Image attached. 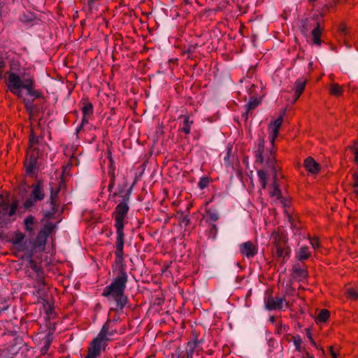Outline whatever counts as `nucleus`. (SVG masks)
I'll use <instances>...</instances> for the list:
<instances>
[{
	"label": "nucleus",
	"mask_w": 358,
	"mask_h": 358,
	"mask_svg": "<svg viewBox=\"0 0 358 358\" xmlns=\"http://www.w3.org/2000/svg\"><path fill=\"white\" fill-rule=\"evenodd\" d=\"M308 337L309 340L310 341V342H311L313 345H315V343H314V341H313V338H312V336H311V334H310V333L309 331L308 332Z\"/></svg>",
	"instance_id": "obj_49"
},
{
	"label": "nucleus",
	"mask_w": 358,
	"mask_h": 358,
	"mask_svg": "<svg viewBox=\"0 0 358 358\" xmlns=\"http://www.w3.org/2000/svg\"><path fill=\"white\" fill-rule=\"evenodd\" d=\"M49 345H50V342L48 341L47 343L45 344V345L44 346V348L47 350L49 348Z\"/></svg>",
	"instance_id": "obj_51"
},
{
	"label": "nucleus",
	"mask_w": 358,
	"mask_h": 358,
	"mask_svg": "<svg viewBox=\"0 0 358 358\" xmlns=\"http://www.w3.org/2000/svg\"><path fill=\"white\" fill-rule=\"evenodd\" d=\"M129 194H127L122 200L115 208V227L116 228L117 240H116V251L115 257L117 262L121 263L123 260V248H124V218L128 211L129 206L127 201L129 200Z\"/></svg>",
	"instance_id": "obj_2"
},
{
	"label": "nucleus",
	"mask_w": 358,
	"mask_h": 358,
	"mask_svg": "<svg viewBox=\"0 0 358 358\" xmlns=\"http://www.w3.org/2000/svg\"><path fill=\"white\" fill-rule=\"evenodd\" d=\"M38 141V137L36 136L32 132L29 138L30 146L27 150V158L24 162L26 173L28 175L33 174L36 168L38 152L36 151V145Z\"/></svg>",
	"instance_id": "obj_5"
},
{
	"label": "nucleus",
	"mask_w": 358,
	"mask_h": 358,
	"mask_svg": "<svg viewBox=\"0 0 358 358\" xmlns=\"http://www.w3.org/2000/svg\"><path fill=\"white\" fill-rule=\"evenodd\" d=\"M331 355H332L333 358H336V355L334 352H333L332 350H331Z\"/></svg>",
	"instance_id": "obj_54"
},
{
	"label": "nucleus",
	"mask_w": 358,
	"mask_h": 358,
	"mask_svg": "<svg viewBox=\"0 0 358 358\" xmlns=\"http://www.w3.org/2000/svg\"><path fill=\"white\" fill-rule=\"evenodd\" d=\"M82 113L83 115L82 122L83 124H84L85 122H87L88 121L87 117L93 113L92 104L89 102L85 103L83 106L82 107Z\"/></svg>",
	"instance_id": "obj_22"
},
{
	"label": "nucleus",
	"mask_w": 358,
	"mask_h": 358,
	"mask_svg": "<svg viewBox=\"0 0 358 358\" xmlns=\"http://www.w3.org/2000/svg\"><path fill=\"white\" fill-rule=\"evenodd\" d=\"M255 88V85L254 84L250 85V87L248 89V92L249 94H251L254 92V90Z\"/></svg>",
	"instance_id": "obj_45"
},
{
	"label": "nucleus",
	"mask_w": 358,
	"mask_h": 358,
	"mask_svg": "<svg viewBox=\"0 0 358 358\" xmlns=\"http://www.w3.org/2000/svg\"><path fill=\"white\" fill-rule=\"evenodd\" d=\"M211 227H212V229L211 230H213L215 231V233L216 234L217 233V225L214 223H213L211 224Z\"/></svg>",
	"instance_id": "obj_48"
},
{
	"label": "nucleus",
	"mask_w": 358,
	"mask_h": 358,
	"mask_svg": "<svg viewBox=\"0 0 358 358\" xmlns=\"http://www.w3.org/2000/svg\"><path fill=\"white\" fill-rule=\"evenodd\" d=\"M49 345H50V342L48 341L47 343L45 344V345L44 346V348L47 350L49 348Z\"/></svg>",
	"instance_id": "obj_52"
},
{
	"label": "nucleus",
	"mask_w": 358,
	"mask_h": 358,
	"mask_svg": "<svg viewBox=\"0 0 358 358\" xmlns=\"http://www.w3.org/2000/svg\"><path fill=\"white\" fill-rule=\"evenodd\" d=\"M293 343L296 348V350L298 351L301 350V345L302 343L301 338L299 336H296L293 337Z\"/></svg>",
	"instance_id": "obj_38"
},
{
	"label": "nucleus",
	"mask_w": 358,
	"mask_h": 358,
	"mask_svg": "<svg viewBox=\"0 0 358 358\" xmlns=\"http://www.w3.org/2000/svg\"><path fill=\"white\" fill-rule=\"evenodd\" d=\"M192 123H193V121L189 120V117L185 115V116H184V120H183L182 125L180 126V129L182 131H183L185 134H189L191 131V127H192Z\"/></svg>",
	"instance_id": "obj_25"
},
{
	"label": "nucleus",
	"mask_w": 358,
	"mask_h": 358,
	"mask_svg": "<svg viewBox=\"0 0 358 358\" xmlns=\"http://www.w3.org/2000/svg\"><path fill=\"white\" fill-rule=\"evenodd\" d=\"M31 188V196L35 201H41L44 199L45 192L41 182H38L36 185H32Z\"/></svg>",
	"instance_id": "obj_14"
},
{
	"label": "nucleus",
	"mask_w": 358,
	"mask_h": 358,
	"mask_svg": "<svg viewBox=\"0 0 358 358\" xmlns=\"http://www.w3.org/2000/svg\"><path fill=\"white\" fill-rule=\"evenodd\" d=\"M282 121L283 115H282L269 124L270 141L272 146H273L275 140L279 134V129L282 125Z\"/></svg>",
	"instance_id": "obj_12"
},
{
	"label": "nucleus",
	"mask_w": 358,
	"mask_h": 358,
	"mask_svg": "<svg viewBox=\"0 0 358 358\" xmlns=\"http://www.w3.org/2000/svg\"><path fill=\"white\" fill-rule=\"evenodd\" d=\"M117 334V327L113 325L111 322L106 321L98 336L93 340L89 353L85 358H96L99 356L101 350L105 348L106 343L112 341Z\"/></svg>",
	"instance_id": "obj_3"
},
{
	"label": "nucleus",
	"mask_w": 358,
	"mask_h": 358,
	"mask_svg": "<svg viewBox=\"0 0 358 358\" xmlns=\"http://www.w3.org/2000/svg\"><path fill=\"white\" fill-rule=\"evenodd\" d=\"M120 320V317L118 315H115L113 318L111 319H108L106 321H110L112 322V324L114 325L115 327L117 326V322L119 321Z\"/></svg>",
	"instance_id": "obj_42"
},
{
	"label": "nucleus",
	"mask_w": 358,
	"mask_h": 358,
	"mask_svg": "<svg viewBox=\"0 0 358 358\" xmlns=\"http://www.w3.org/2000/svg\"><path fill=\"white\" fill-rule=\"evenodd\" d=\"M184 2H185L186 4H189V3H190V1H189V0H184Z\"/></svg>",
	"instance_id": "obj_56"
},
{
	"label": "nucleus",
	"mask_w": 358,
	"mask_h": 358,
	"mask_svg": "<svg viewBox=\"0 0 358 358\" xmlns=\"http://www.w3.org/2000/svg\"><path fill=\"white\" fill-rule=\"evenodd\" d=\"M17 353L15 350L13 352L10 353L8 350L3 349L0 351V358H13V357Z\"/></svg>",
	"instance_id": "obj_35"
},
{
	"label": "nucleus",
	"mask_w": 358,
	"mask_h": 358,
	"mask_svg": "<svg viewBox=\"0 0 358 358\" xmlns=\"http://www.w3.org/2000/svg\"><path fill=\"white\" fill-rule=\"evenodd\" d=\"M264 305L266 310H274L282 309L284 305L289 307L288 303H287L283 298L276 297L274 298L271 296H268L264 299Z\"/></svg>",
	"instance_id": "obj_7"
},
{
	"label": "nucleus",
	"mask_w": 358,
	"mask_h": 358,
	"mask_svg": "<svg viewBox=\"0 0 358 358\" xmlns=\"http://www.w3.org/2000/svg\"><path fill=\"white\" fill-rule=\"evenodd\" d=\"M347 293L348 296L353 299H356L358 297V292L352 288L348 289Z\"/></svg>",
	"instance_id": "obj_40"
},
{
	"label": "nucleus",
	"mask_w": 358,
	"mask_h": 358,
	"mask_svg": "<svg viewBox=\"0 0 358 358\" xmlns=\"http://www.w3.org/2000/svg\"><path fill=\"white\" fill-rule=\"evenodd\" d=\"M322 34V29L320 27L318 22H317L316 26L313 28L311 32L313 43L317 46H320L322 43V41L320 39V36Z\"/></svg>",
	"instance_id": "obj_18"
},
{
	"label": "nucleus",
	"mask_w": 358,
	"mask_h": 358,
	"mask_svg": "<svg viewBox=\"0 0 358 358\" xmlns=\"http://www.w3.org/2000/svg\"><path fill=\"white\" fill-rule=\"evenodd\" d=\"M4 200L2 195H0V203Z\"/></svg>",
	"instance_id": "obj_55"
},
{
	"label": "nucleus",
	"mask_w": 358,
	"mask_h": 358,
	"mask_svg": "<svg viewBox=\"0 0 358 358\" xmlns=\"http://www.w3.org/2000/svg\"><path fill=\"white\" fill-rule=\"evenodd\" d=\"M292 271L294 278H298L299 280L305 279L308 275L306 270L299 264L294 265Z\"/></svg>",
	"instance_id": "obj_19"
},
{
	"label": "nucleus",
	"mask_w": 358,
	"mask_h": 358,
	"mask_svg": "<svg viewBox=\"0 0 358 358\" xmlns=\"http://www.w3.org/2000/svg\"><path fill=\"white\" fill-rule=\"evenodd\" d=\"M264 140L263 138L259 139L258 149L256 152L257 161L260 163H263L264 161Z\"/></svg>",
	"instance_id": "obj_23"
},
{
	"label": "nucleus",
	"mask_w": 358,
	"mask_h": 358,
	"mask_svg": "<svg viewBox=\"0 0 358 358\" xmlns=\"http://www.w3.org/2000/svg\"><path fill=\"white\" fill-rule=\"evenodd\" d=\"M197 45H189L187 49V52L188 53H191V52H193L195 49L196 48Z\"/></svg>",
	"instance_id": "obj_44"
},
{
	"label": "nucleus",
	"mask_w": 358,
	"mask_h": 358,
	"mask_svg": "<svg viewBox=\"0 0 358 358\" xmlns=\"http://www.w3.org/2000/svg\"><path fill=\"white\" fill-rule=\"evenodd\" d=\"M239 252L242 256L250 259L257 254L258 248L252 242L246 241L239 245Z\"/></svg>",
	"instance_id": "obj_10"
},
{
	"label": "nucleus",
	"mask_w": 358,
	"mask_h": 358,
	"mask_svg": "<svg viewBox=\"0 0 358 358\" xmlns=\"http://www.w3.org/2000/svg\"><path fill=\"white\" fill-rule=\"evenodd\" d=\"M257 176L259 179V182L261 183V186L262 189H265L267 185V178L268 174L264 170H259L257 171Z\"/></svg>",
	"instance_id": "obj_28"
},
{
	"label": "nucleus",
	"mask_w": 358,
	"mask_h": 358,
	"mask_svg": "<svg viewBox=\"0 0 358 358\" xmlns=\"http://www.w3.org/2000/svg\"><path fill=\"white\" fill-rule=\"evenodd\" d=\"M31 268L36 273V285H39V284L45 285V281H44L43 274V272H42L41 268L38 266H37L36 264H34L31 266Z\"/></svg>",
	"instance_id": "obj_24"
},
{
	"label": "nucleus",
	"mask_w": 358,
	"mask_h": 358,
	"mask_svg": "<svg viewBox=\"0 0 358 358\" xmlns=\"http://www.w3.org/2000/svg\"><path fill=\"white\" fill-rule=\"evenodd\" d=\"M23 90L26 91L27 95L32 100L38 99L42 96L41 92L36 88L35 81L32 76L27 78L26 83L24 82Z\"/></svg>",
	"instance_id": "obj_9"
},
{
	"label": "nucleus",
	"mask_w": 358,
	"mask_h": 358,
	"mask_svg": "<svg viewBox=\"0 0 358 358\" xmlns=\"http://www.w3.org/2000/svg\"><path fill=\"white\" fill-rule=\"evenodd\" d=\"M311 26L312 24H310V22H309L308 20L303 22V25L301 27V32L303 33V35H308V34L310 31Z\"/></svg>",
	"instance_id": "obj_34"
},
{
	"label": "nucleus",
	"mask_w": 358,
	"mask_h": 358,
	"mask_svg": "<svg viewBox=\"0 0 358 358\" xmlns=\"http://www.w3.org/2000/svg\"><path fill=\"white\" fill-rule=\"evenodd\" d=\"M201 341L194 340L187 343L185 355L183 358H193L194 353L198 355L201 350L199 344Z\"/></svg>",
	"instance_id": "obj_13"
},
{
	"label": "nucleus",
	"mask_w": 358,
	"mask_h": 358,
	"mask_svg": "<svg viewBox=\"0 0 358 358\" xmlns=\"http://www.w3.org/2000/svg\"><path fill=\"white\" fill-rule=\"evenodd\" d=\"M58 192L59 190L57 187L55 189L53 187H51L49 201L50 209L49 210H46L44 213V216L47 218L53 217L57 212V206L56 203V199L58 195Z\"/></svg>",
	"instance_id": "obj_11"
},
{
	"label": "nucleus",
	"mask_w": 358,
	"mask_h": 358,
	"mask_svg": "<svg viewBox=\"0 0 358 358\" xmlns=\"http://www.w3.org/2000/svg\"><path fill=\"white\" fill-rule=\"evenodd\" d=\"M208 221L215 222L219 219V213L215 209L210 208L206 210Z\"/></svg>",
	"instance_id": "obj_30"
},
{
	"label": "nucleus",
	"mask_w": 358,
	"mask_h": 358,
	"mask_svg": "<svg viewBox=\"0 0 358 358\" xmlns=\"http://www.w3.org/2000/svg\"><path fill=\"white\" fill-rule=\"evenodd\" d=\"M330 93L334 96H341L343 93V88L339 85L333 83L330 85Z\"/></svg>",
	"instance_id": "obj_32"
},
{
	"label": "nucleus",
	"mask_w": 358,
	"mask_h": 358,
	"mask_svg": "<svg viewBox=\"0 0 358 358\" xmlns=\"http://www.w3.org/2000/svg\"><path fill=\"white\" fill-rule=\"evenodd\" d=\"M36 201L34 200V199L30 196L24 203V207L26 209H29L33 207Z\"/></svg>",
	"instance_id": "obj_39"
},
{
	"label": "nucleus",
	"mask_w": 358,
	"mask_h": 358,
	"mask_svg": "<svg viewBox=\"0 0 358 358\" xmlns=\"http://www.w3.org/2000/svg\"><path fill=\"white\" fill-rule=\"evenodd\" d=\"M304 166L306 170L312 173H316L320 170V165L317 164L313 158L308 157L304 162Z\"/></svg>",
	"instance_id": "obj_17"
},
{
	"label": "nucleus",
	"mask_w": 358,
	"mask_h": 358,
	"mask_svg": "<svg viewBox=\"0 0 358 358\" xmlns=\"http://www.w3.org/2000/svg\"><path fill=\"white\" fill-rule=\"evenodd\" d=\"M310 243L311 244L313 248H314V249H317L320 246V243L318 241V239L316 238H310Z\"/></svg>",
	"instance_id": "obj_41"
},
{
	"label": "nucleus",
	"mask_w": 358,
	"mask_h": 358,
	"mask_svg": "<svg viewBox=\"0 0 358 358\" xmlns=\"http://www.w3.org/2000/svg\"><path fill=\"white\" fill-rule=\"evenodd\" d=\"M96 1V0H87L88 3H89L90 4H92V3H94Z\"/></svg>",
	"instance_id": "obj_53"
},
{
	"label": "nucleus",
	"mask_w": 358,
	"mask_h": 358,
	"mask_svg": "<svg viewBox=\"0 0 358 358\" xmlns=\"http://www.w3.org/2000/svg\"><path fill=\"white\" fill-rule=\"evenodd\" d=\"M307 83V79L302 77L298 78L294 84V94H295V100H296L302 94L303 91L305 89L306 85Z\"/></svg>",
	"instance_id": "obj_16"
},
{
	"label": "nucleus",
	"mask_w": 358,
	"mask_h": 358,
	"mask_svg": "<svg viewBox=\"0 0 358 358\" xmlns=\"http://www.w3.org/2000/svg\"><path fill=\"white\" fill-rule=\"evenodd\" d=\"M115 263L119 266L117 275L110 285L104 287L102 293L109 303V314L113 311L120 314L127 303V297L124 294V291L128 281V275L123 267V261L118 263L116 259Z\"/></svg>",
	"instance_id": "obj_1"
},
{
	"label": "nucleus",
	"mask_w": 358,
	"mask_h": 358,
	"mask_svg": "<svg viewBox=\"0 0 358 358\" xmlns=\"http://www.w3.org/2000/svg\"><path fill=\"white\" fill-rule=\"evenodd\" d=\"M275 256L278 258H282L283 260L287 259L289 255V249L285 244L282 245L280 243H275Z\"/></svg>",
	"instance_id": "obj_15"
},
{
	"label": "nucleus",
	"mask_w": 358,
	"mask_h": 358,
	"mask_svg": "<svg viewBox=\"0 0 358 358\" xmlns=\"http://www.w3.org/2000/svg\"><path fill=\"white\" fill-rule=\"evenodd\" d=\"M34 222V218L33 216H28L25 218L24 223L25 229L28 231H31L33 229V224Z\"/></svg>",
	"instance_id": "obj_33"
},
{
	"label": "nucleus",
	"mask_w": 358,
	"mask_h": 358,
	"mask_svg": "<svg viewBox=\"0 0 358 358\" xmlns=\"http://www.w3.org/2000/svg\"><path fill=\"white\" fill-rule=\"evenodd\" d=\"M209 184V179L207 177L201 178L199 182V187L201 189H205Z\"/></svg>",
	"instance_id": "obj_37"
},
{
	"label": "nucleus",
	"mask_w": 358,
	"mask_h": 358,
	"mask_svg": "<svg viewBox=\"0 0 358 358\" xmlns=\"http://www.w3.org/2000/svg\"><path fill=\"white\" fill-rule=\"evenodd\" d=\"M269 320H270L271 322H272L273 324H274L275 322V318L273 316H271Z\"/></svg>",
	"instance_id": "obj_50"
},
{
	"label": "nucleus",
	"mask_w": 358,
	"mask_h": 358,
	"mask_svg": "<svg viewBox=\"0 0 358 358\" xmlns=\"http://www.w3.org/2000/svg\"><path fill=\"white\" fill-rule=\"evenodd\" d=\"M352 150H353V152L355 154V161L358 164V145L357 146L355 145L353 147ZM354 186H355V192L358 196V171L354 174Z\"/></svg>",
	"instance_id": "obj_26"
},
{
	"label": "nucleus",
	"mask_w": 358,
	"mask_h": 358,
	"mask_svg": "<svg viewBox=\"0 0 358 358\" xmlns=\"http://www.w3.org/2000/svg\"><path fill=\"white\" fill-rule=\"evenodd\" d=\"M275 327V334L278 335H280L284 331H287L286 326L283 325L281 322H278L276 323Z\"/></svg>",
	"instance_id": "obj_36"
},
{
	"label": "nucleus",
	"mask_w": 358,
	"mask_h": 358,
	"mask_svg": "<svg viewBox=\"0 0 358 358\" xmlns=\"http://www.w3.org/2000/svg\"><path fill=\"white\" fill-rule=\"evenodd\" d=\"M260 103V101L256 97L250 98V101L245 105V111L243 114V116L245 117V119H248V113L251 110H253L256 107L259 106Z\"/></svg>",
	"instance_id": "obj_20"
},
{
	"label": "nucleus",
	"mask_w": 358,
	"mask_h": 358,
	"mask_svg": "<svg viewBox=\"0 0 358 358\" xmlns=\"http://www.w3.org/2000/svg\"><path fill=\"white\" fill-rule=\"evenodd\" d=\"M302 358H314V357L308 352H305L303 355Z\"/></svg>",
	"instance_id": "obj_46"
},
{
	"label": "nucleus",
	"mask_w": 358,
	"mask_h": 358,
	"mask_svg": "<svg viewBox=\"0 0 358 358\" xmlns=\"http://www.w3.org/2000/svg\"><path fill=\"white\" fill-rule=\"evenodd\" d=\"M310 255V252H309V248L307 246H301L296 252V258L299 261L306 260V259H308Z\"/></svg>",
	"instance_id": "obj_21"
},
{
	"label": "nucleus",
	"mask_w": 358,
	"mask_h": 358,
	"mask_svg": "<svg viewBox=\"0 0 358 358\" xmlns=\"http://www.w3.org/2000/svg\"><path fill=\"white\" fill-rule=\"evenodd\" d=\"M6 74V83L8 89L17 97L23 98L24 82L26 83L27 78H30L31 76L22 72L20 69H18L17 72L9 71Z\"/></svg>",
	"instance_id": "obj_4"
},
{
	"label": "nucleus",
	"mask_w": 358,
	"mask_h": 358,
	"mask_svg": "<svg viewBox=\"0 0 358 358\" xmlns=\"http://www.w3.org/2000/svg\"><path fill=\"white\" fill-rule=\"evenodd\" d=\"M266 164H267L269 168L272 169L274 171L273 182L272 187H271V190L269 191V194L271 197H275L278 200H281L282 199L281 192H280V189L276 182V179H277L276 170H275V164H274V157L273 156L272 151L270 152V156L267 159Z\"/></svg>",
	"instance_id": "obj_6"
},
{
	"label": "nucleus",
	"mask_w": 358,
	"mask_h": 358,
	"mask_svg": "<svg viewBox=\"0 0 358 358\" xmlns=\"http://www.w3.org/2000/svg\"><path fill=\"white\" fill-rule=\"evenodd\" d=\"M7 64H9L10 67H16L18 65L10 57H4L2 54H0V67H4Z\"/></svg>",
	"instance_id": "obj_27"
},
{
	"label": "nucleus",
	"mask_w": 358,
	"mask_h": 358,
	"mask_svg": "<svg viewBox=\"0 0 358 358\" xmlns=\"http://www.w3.org/2000/svg\"><path fill=\"white\" fill-rule=\"evenodd\" d=\"M34 287L36 289V294L38 299L44 300V296L46 294V287L45 285H34Z\"/></svg>",
	"instance_id": "obj_29"
},
{
	"label": "nucleus",
	"mask_w": 358,
	"mask_h": 358,
	"mask_svg": "<svg viewBox=\"0 0 358 358\" xmlns=\"http://www.w3.org/2000/svg\"><path fill=\"white\" fill-rule=\"evenodd\" d=\"M114 185H115V177H114V176H113V177L111 178V179H110V184H109V185H108V191H109L110 192H112V189H113V187H114Z\"/></svg>",
	"instance_id": "obj_43"
},
{
	"label": "nucleus",
	"mask_w": 358,
	"mask_h": 358,
	"mask_svg": "<svg viewBox=\"0 0 358 358\" xmlns=\"http://www.w3.org/2000/svg\"><path fill=\"white\" fill-rule=\"evenodd\" d=\"M24 238V236L22 234H20L19 236L16 237V241L15 243H20L22 239Z\"/></svg>",
	"instance_id": "obj_47"
},
{
	"label": "nucleus",
	"mask_w": 358,
	"mask_h": 358,
	"mask_svg": "<svg viewBox=\"0 0 358 358\" xmlns=\"http://www.w3.org/2000/svg\"><path fill=\"white\" fill-rule=\"evenodd\" d=\"M329 317V311L327 310L324 309L320 312V313L318 314V315L316 317L315 321L317 323L324 322L327 320Z\"/></svg>",
	"instance_id": "obj_31"
},
{
	"label": "nucleus",
	"mask_w": 358,
	"mask_h": 358,
	"mask_svg": "<svg viewBox=\"0 0 358 358\" xmlns=\"http://www.w3.org/2000/svg\"><path fill=\"white\" fill-rule=\"evenodd\" d=\"M3 73V69H0V75Z\"/></svg>",
	"instance_id": "obj_57"
},
{
	"label": "nucleus",
	"mask_w": 358,
	"mask_h": 358,
	"mask_svg": "<svg viewBox=\"0 0 358 358\" xmlns=\"http://www.w3.org/2000/svg\"><path fill=\"white\" fill-rule=\"evenodd\" d=\"M17 208V202L14 201L10 205L8 201L3 200L0 203V221L4 220L7 217H11L15 214Z\"/></svg>",
	"instance_id": "obj_8"
}]
</instances>
